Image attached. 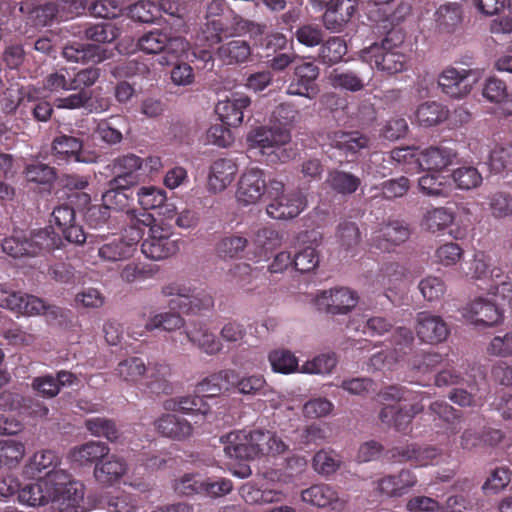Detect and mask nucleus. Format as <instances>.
<instances>
[{"mask_svg":"<svg viewBox=\"0 0 512 512\" xmlns=\"http://www.w3.org/2000/svg\"><path fill=\"white\" fill-rule=\"evenodd\" d=\"M24 174L28 182L42 185H51L56 179L55 169L40 162L27 165Z\"/></svg>","mask_w":512,"mask_h":512,"instance_id":"680f3d73","label":"nucleus"},{"mask_svg":"<svg viewBox=\"0 0 512 512\" xmlns=\"http://www.w3.org/2000/svg\"><path fill=\"white\" fill-rule=\"evenodd\" d=\"M157 431L164 437L174 440H185L192 435L191 424L183 417L165 414L155 421Z\"/></svg>","mask_w":512,"mask_h":512,"instance_id":"cd10ccee","label":"nucleus"},{"mask_svg":"<svg viewBox=\"0 0 512 512\" xmlns=\"http://www.w3.org/2000/svg\"><path fill=\"white\" fill-rule=\"evenodd\" d=\"M358 303V295L349 288H335L319 292L315 297L318 310L332 314H345Z\"/></svg>","mask_w":512,"mask_h":512,"instance_id":"4468645a","label":"nucleus"},{"mask_svg":"<svg viewBox=\"0 0 512 512\" xmlns=\"http://www.w3.org/2000/svg\"><path fill=\"white\" fill-rule=\"evenodd\" d=\"M268 183L260 168L247 169L240 177L236 192L237 201L245 206L258 203L267 195Z\"/></svg>","mask_w":512,"mask_h":512,"instance_id":"ddd939ff","label":"nucleus"},{"mask_svg":"<svg viewBox=\"0 0 512 512\" xmlns=\"http://www.w3.org/2000/svg\"><path fill=\"white\" fill-rule=\"evenodd\" d=\"M472 277L483 282L482 288L490 295L512 302V278L501 268L492 264V259L483 252L474 255L470 267Z\"/></svg>","mask_w":512,"mask_h":512,"instance_id":"20e7f679","label":"nucleus"},{"mask_svg":"<svg viewBox=\"0 0 512 512\" xmlns=\"http://www.w3.org/2000/svg\"><path fill=\"white\" fill-rule=\"evenodd\" d=\"M28 240L30 244L29 251L32 257L37 256L42 250H50L57 247L59 242V238L50 227L35 232Z\"/></svg>","mask_w":512,"mask_h":512,"instance_id":"bf43d9fd","label":"nucleus"},{"mask_svg":"<svg viewBox=\"0 0 512 512\" xmlns=\"http://www.w3.org/2000/svg\"><path fill=\"white\" fill-rule=\"evenodd\" d=\"M319 73V68L313 63L306 62L297 65L294 69V78L290 81L286 94L314 99L319 92L315 83Z\"/></svg>","mask_w":512,"mask_h":512,"instance_id":"2eb2a0df","label":"nucleus"},{"mask_svg":"<svg viewBox=\"0 0 512 512\" xmlns=\"http://www.w3.org/2000/svg\"><path fill=\"white\" fill-rule=\"evenodd\" d=\"M452 178L457 187L461 190L477 188L483 180L479 171L472 166L457 168L453 171Z\"/></svg>","mask_w":512,"mask_h":512,"instance_id":"0e129e2a","label":"nucleus"},{"mask_svg":"<svg viewBox=\"0 0 512 512\" xmlns=\"http://www.w3.org/2000/svg\"><path fill=\"white\" fill-rule=\"evenodd\" d=\"M347 53V45L340 37H330L320 47L318 60L325 65L331 66L339 63Z\"/></svg>","mask_w":512,"mask_h":512,"instance_id":"c03bdc74","label":"nucleus"},{"mask_svg":"<svg viewBox=\"0 0 512 512\" xmlns=\"http://www.w3.org/2000/svg\"><path fill=\"white\" fill-rule=\"evenodd\" d=\"M421 401H412L413 404L409 409L386 405L381 409L379 418L387 426L394 427L400 432H407L415 415L423 411L424 407L420 403Z\"/></svg>","mask_w":512,"mask_h":512,"instance_id":"aec40b11","label":"nucleus"},{"mask_svg":"<svg viewBox=\"0 0 512 512\" xmlns=\"http://www.w3.org/2000/svg\"><path fill=\"white\" fill-rule=\"evenodd\" d=\"M392 457H398L401 461H414L421 466L437 463L436 459L439 452L434 447H418L410 444L405 447H396L393 449Z\"/></svg>","mask_w":512,"mask_h":512,"instance_id":"f704fd0d","label":"nucleus"},{"mask_svg":"<svg viewBox=\"0 0 512 512\" xmlns=\"http://www.w3.org/2000/svg\"><path fill=\"white\" fill-rule=\"evenodd\" d=\"M456 152L446 146H430L420 151L419 168L440 171L453 164Z\"/></svg>","mask_w":512,"mask_h":512,"instance_id":"393cba45","label":"nucleus"},{"mask_svg":"<svg viewBox=\"0 0 512 512\" xmlns=\"http://www.w3.org/2000/svg\"><path fill=\"white\" fill-rule=\"evenodd\" d=\"M266 213L276 220H287L297 217L307 207L306 194L301 190L285 193V185L277 179L269 180Z\"/></svg>","mask_w":512,"mask_h":512,"instance_id":"7ed1b4c3","label":"nucleus"},{"mask_svg":"<svg viewBox=\"0 0 512 512\" xmlns=\"http://www.w3.org/2000/svg\"><path fill=\"white\" fill-rule=\"evenodd\" d=\"M114 178L111 184L129 188L145 179L143 159L134 154L117 157L112 162Z\"/></svg>","mask_w":512,"mask_h":512,"instance_id":"f8f14e48","label":"nucleus"},{"mask_svg":"<svg viewBox=\"0 0 512 512\" xmlns=\"http://www.w3.org/2000/svg\"><path fill=\"white\" fill-rule=\"evenodd\" d=\"M110 448L107 444L101 441H89L80 446L74 447L69 457L72 462L79 465H88L92 463H99L100 460L108 456Z\"/></svg>","mask_w":512,"mask_h":512,"instance_id":"2f4dec72","label":"nucleus"},{"mask_svg":"<svg viewBox=\"0 0 512 512\" xmlns=\"http://www.w3.org/2000/svg\"><path fill=\"white\" fill-rule=\"evenodd\" d=\"M187 339L208 355H216L223 349L221 340L203 324H195L193 328L184 331Z\"/></svg>","mask_w":512,"mask_h":512,"instance_id":"7c9ffc66","label":"nucleus"},{"mask_svg":"<svg viewBox=\"0 0 512 512\" xmlns=\"http://www.w3.org/2000/svg\"><path fill=\"white\" fill-rule=\"evenodd\" d=\"M417 483L416 476L409 470H401L397 475H388L377 482L378 491L387 497H401Z\"/></svg>","mask_w":512,"mask_h":512,"instance_id":"b1692460","label":"nucleus"},{"mask_svg":"<svg viewBox=\"0 0 512 512\" xmlns=\"http://www.w3.org/2000/svg\"><path fill=\"white\" fill-rule=\"evenodd\" d=\"M424 397V392H414L404 386L399 385L387 386L378 393V399L381 403L417 401L423 400Z\"/></svg>","mask_w":512,"mask_h":512,"instance_id":"603ef678","label":"nucleus"},{"mask_svg":"<svg viewBox=\"0 0 512 512\" xmlns=\"http://www.w3.org/2000/svg\"><path fill=\"white\" fill-rule=\"evenodd\" d=\"M134 250V244L122 237L113 238L101 245L98 255L103 261L116 262L129 258Z\"/></svg>","mask_w":512,"mask_h":512,"instance_id":"4c0bfd02","label":"nucleus"},{"mask_svg":"<svg viewBox=\"0 0 512 512\" xmlns=\"http://www.w3.org/2000/svg\"><path fill=\"white\" fill-rule=\"evenodd\" d=\"M303 502L319 508L330 507L341 511L345 508L347 500L340 497L338 492L326 484L313 485L301 492Z\"/></svg>","mask_w":512,"mask_h":512,"instance_id":"6ab92c4d","label":"nucleus"},{"mask_svg":"<svg viewBox=\"0 0 512 512\" xmlns=\"http://www.w3.org/2000/svg\"><path fill=\"white\" fill-rule=\"evenodd\" d=\"M146 368L147 366L142 358L128 357L118 363L116 367V374L123 381L140 383L142 386V381L147 370Z\"/></svg>","mask_w":512,"mask_h":512,"instance_id":"37998d69","label":"nucleus"},{"mask_svg":"<svg viewBox=\"0 0 512 512\" xmlns=\"http://www.w3.org/2000/svg\"><path fill=\"white\" fill-rule=\"evenodd\" d=\"M56 495L52 499L57 504L59 512H85L84 484L71 479L65 470L56 471Z\"/></svg>","mask_w":512,"mask_h":512,"instance_id":"6e6552de","label":"nucleus"},{"mask_svg":"<svg viewBox=\"0 0 512 512\" xmlns=\"http://www.w3.org/2000/svg\"><path fill=\"white\" fill-rule=\"evenodd\" d=\"M220 441L224 452L231 459L248 460L264 455H280L288 450V445L270 431H234L223 435Z\"/></svg>","mask_w":512,"mask_h":512,"instance_id":"f257e3e1","label":"nucleus"},{"mask_svg":"<svg viewBox=\"0 0 512 512\" xmlns=\"http://www.w3.org/2000/svg\"><path fill=\"white\" fill-rule=\"evenodd\" d=\"M85 427L95 437H104L111 443L122 442V433L110 419L103 417L89 418L85 421Z\"/></svg>","mask_w":512,"mask_h":512,"instance_id":"a19ab883","label":"nucleus"},{"mask_svg":"<svg viewBox=\"0 0 512 512\" xmlns=\"http://www.w3.org/2000/svg\"><path fill=\"white\" fill-rule=\"evenodd\" d=\"M464 316L475 324L492 326L502 321L503 312L497 303L478 298L465 308Z\"/></svg>","mask_w":512,"mask_h":512,"instance_id":"412c9836","label":"nucleus"},{"mask_svg":"<svg viewBox=\"0 0 512 512\" xmlns=\"http://www.w3.org/2000/svg\"><path fill=\"white\" fill-rule=\"evenodd\" d=\"M479 78V73L470 69L447 67L438 77V85L447 96L460 99L467 96Z\"/></svg>","mask_w":512,"mask_h":512,"instance_id":"9d476101","label":"nucleus"},{"mask_svg":"<svg viewBox=\"0 0 512 512\" xmlns=\"http://www.w3.org/2000/svg\"><path fill=\"white\" fill-rule=\"evenodd\" d=\"M237 380L236 373L233 370H223L205 378L197 386V390L204 394L206 399H212L222 391L229 389Z\"/></svg>","mask_w":512,"mask_h":512,"instance_id":"72a5a7b5","label":"nucleus"},{"mask_svg":"<svg viewBox=\"0 0 512 512\" xmlns=\"http://www.w3.org/2000/svg\"><path fill=\"white\" fill-rule=\"evenodd\" d=\"M168 44V33L160 29H154L143 34L137 42L138 48L147 54L164 52Z\"/></svg>","mask_w":512,"mask_h":512,"instance_id":"864d4df0","label":"nucleus"},{"mask_svg":"<svg viewBox=\"0 0 512 512\" xmlns=\"http://www.w3.org/2000/svg\"><path fill=\"white\" fill-rule=\"evenodd\" d=\"M338 359L335 353L327 352L315 356L313 359L306 361L299 369L302 373L307 374H330L336 367Z\"/></svg>","mask_w":512,"mask_h":512,"instance_id":"8fccbe9b","label":"nucleus"},{"mask_svg":"<svg viewBox=\"0 0 512 512\" xmlns=\"http://www.w3.org/2000/svg\"><path fill=\"white\" fill-rule=\"evenodd\" d=\"M185 320L180 314L166 311L151 314L145 323L144 329L146 331H153L161 329L166 332H173L183 328Z\"/></svg>","mask_w":512,"mask_h":512,"instance_id":"79ce46f5","label":"nucleus"},{"mask_svg":"<svg viewBox=\"0 0 512 512\" xmlns=\"http://www.w3.org/2000/svg\"><path fill=\"white\" fill-rule=\"evenodd\" d=\"M125 222L127 227L124 229L125 237L134 245L143 237L144 229L155 224V218L146 211H137L129 209L125 212Z\"/></svg>","mask_w":512,"mask_h":512,"instance_id":"473e14b6","label":"nucleus"},{"mask_svg":"<svg viewBox=\"0 0 512 512\" xmlns=\"http://www.w3.org/2000/svg\"><path fill=\"white\" fill-rule=\"evenodd\" d=\"M2 250L13 258L32 257L28 238L22 233H16L2 241Z\"/></svg>","mask_w":512,"mask_h":512,"instance_id":"69168bd1","label":"nucleus"},{"mask_svg":"<svg viewBox=\"0 0 512 512\" xmlns=\"http://www.w3.org/2000/svg\"><path fill=\"white\" fill-rule=\"evenodd\" d=\"M330 80L333 87L351 92L360 91L366 85L365 79L353 71H334Z\"/></svg>","mask_w":512,"mask_h":512,"instance_id":"052dcab7","label":"nucleus"},{"mask_svg":"<svg viewBox=\"0 0 512 512\" xmlns=\"http://www.w3.org/2000/svg\"><path fill=\"white\" fill-rule=\"evenodd\" d=\"M491 215L495 218L512 216V195L504 191H496L488 197Z\"/></svg>","mask_w":512,"mask_h":512,"instance_id":"e2e57ef3","label":"nucleus"},{"mask_svg":"<svg viewBox=\"0 0 512 512\" xmlns=\"http://www.w3.org/2000/svg\"><path fill=\"white\" fill-rule=\"evenodd\" d=\"M128 471L126 460L115 454L106 456L96 463L93 475L96 481L104 486H112L118 482Z\"/></svg>","mask_w":512,"mask_h":512,"instance_id":"4be33fe9","label":"nucleus"},{"mask_svg":"<svg viewBox=\"0 0 512 512\" xmlns=\"http://www.w3.org/2000/svg\"><path fill=\"white\" fill-rule=\"evenodd\" d=\"M24 455V443L13 439L0 441V464L2 466L14 467L20 463Z\"/></svg>","mask_w":512,"mask_h":512,"instance_id":"5fc2aeb1","label":"nucleus"},{"mask_svg":"<svg viewBox=\"0 0 512 512\" xmlns=\"http://www.w3.org/2000/svg\"><path fill=\"white\" fill-rule=\"evenodd\" d=\"M0 307L17 313L33 316L51 312L56 314L54 306H48L41 298L22 292H14L0 285Z\"/></svg>","mask_w":512,"mask_h":512,"instance_id":"9b49d317","label":"nucleus"},{"mask_svg":"<svg viewBox=\"0 0 512 512\" xmlns=\"http://www.w3.org/2000/svg\"><path fill=\"white\" fill-rule=\"evenodd\" d=\"M237 165L231 159H217L210 167L208 189L212 193L225 190L237 173Z\"/></svg>","mask_w":512,"mask_h":512,"instance_id":"a878e982","label":"nucleus"},{"mask_svg":"<svg viewBox=\"0 0 512 512\" xmlns=\"http://www.w3.org/2000/svg\"><path fill=\"white\" fill-rule=\"evenodd\" d=\"M164 407L167 410L181 411L184 413L197 412L202 415H206L210 409L209 404L205 401V397L198 395L167 400Z\"/></svg>","mask_w":512,"mask_h":512,"instance_id":"a18cd8bd","label":"nucleus"},{"mask_svg":"<svg viewBox=\"0 0 512 512\" xmlns=\"http://www.w3.org/2000/svg\"><path fill=\"white\" fill-rule=\"evenodd\" d=\"M251 48L248 42L240 39L231 40L218 48L217 56L226 64L243 63L249 59Z\"/></svg>","mask_w":512,"mask_h":512,"instance_id":"ea45409f","label":"nucleus"},{"mask_svg":"<svg viewBox=\"0 0 512 512\" xmlns=\"http://www.w3.org/2000/svg\"><path fill=\"white\" fill-rule=\"evenodd\" d=\"M415 330L418 338L426 343L436 344L444 341L449 330L444 320L430 312H419L416 316Z\"/></svg>","mask_w":512,"mask_h":512,"instance_id":"a211bd4d","label":"nucleus"},{"mask_svg":"<svg viewBox=\"0 0 512 512\" xmlns=\"http://www.w3.org/2000/svg\"><path fill=\"white\" fill-rule=\"evenodd\" d=\"M414 335L411 329L407 327H397L390 339L391 353L397 363L404 361L411 354L414 348Z\"/></svg>","mask_w":512,"mask_h":512,"instance_id":"e433bc0d","label":"nucleus"},{"mask_svg":"<svg viewBox=\"0 0 512 512\" xmlns=\"http://www.w3.org/2000/svg\"><path fill=\"white\" fill-rule=\"evenodd\" d=\"M161 294L165 297H172L169 306L184 313L195 314L214 306V299L207 290L191 288L176 282L163 286Z\"/></svg>","mask_w":512,"mask_h":512,"instance_id":"423d86ee","label":"nucleus"},{"mask_svg":"<svg viewBox=\"0 0 512 512\" xmlns=\"http://www.w3.org/2000/svg\"><path fill=\"white\" fill-rule=\"evenodd\" d=\"M356 10L355 0H336L333 7L323 15V23L331 32H340L350 21Z\"/></svg>","mask_w":512,"mask_h":512,"instance_id":"bb28decb","label":"nucleus"},{"mask_svg":"<svg viewBox=\"0 0 512 512\" xmlns=\"http://www.w3.org/2000/svg\"><path fill=\"white\" fill-rule=\"evenodd\" d=\"M247 239L239 235H230L222 238L217 244V253L222 258H235L247 246Z\"/></svg>","mask_w":512,"mask_h":512,"instance_id":"774afa93","label":"nucleus"},{"mask_svg":"<svg viewBox=\"0 0 512 512\" xmlns=\"http://www.w3.org/2000/svg\"><path fill=\"white\" fill-rule=\"evenodd\" d=\"M489 165L491 170L499 173L512 168V142L494 146L490 152Z\"/></svg>","mask_w":512,"mask_h":512,"instance_id":"13d9d810","label":"nucleus"},{"mask_svg":"<svg viewBox=\"0 0 512 512\" xmlns=\"http://www.w3.org/2000/svg\"><path fill=\"white\" fill-rule=\"evenodd\" d=\"M330 140L333 147L346 154H355L369 146V139L359 132L337 131L332 134Z\"/></svg>","mask_w":512,"mask_h":512,"instance_id":"58836bf2","label":"nucleus"},{"mask_svg":"<svg viewBox=\"0 0 512 512\" xmlns=\"http://www.w3.org/2000/svg\"><path fill=\"white\" fill-rule=\"evenodd\" d=\"M51 158L57 165L72 162L95 164L99 162L100 155L95 150L85 149L84 141L78 134L60 132L51 143Z\"/></svg>","mask_w":512,"mask_h":512,"instance_id":"39448f33","label":"nucleus"},{"mask_svg":"<svg viewBox=\"0 0 512 512\" xmlns=\"http://www.w3.org/2000/svg\"><path fill=\"white\" fill-rule=\"evenodd\" d=\"M63 57L74 63H98L106 58L105 50L95 44L73 42L66 45L62 51Z\"/></svg>","mask_w":512,"mask_h":512,"instance_id":"c85d7f7f","label":"nucleus"},{"mask_svg":"<svg viewBox=\"0 0 512 512\" xmlns=\"http://www.w3.org/2000/svg\"><path fill=\"white\" fill-rule=\"evenodd\" d=\"M251 104L246 95H232L220 100L215 108L217 115L225 125L237 127L243 122L244 110Z\"/></svg>","mask_w":512,"mask_h":512,"instance_id":"5701e85b","label":"nucleus"},{"mask_svg":"<svg viewBox=\"0 0 512 512\" xmlns=\"http://www.w3.org/2000/svg\"><path fill=\"white\" fill-rule=\"evenodd\" d=\"M410 237L407 225L400 221H391L380 224L371 234V246L390 252L396 246L404 243Z\"/></svg>","mask_w":512,"mask_h":512,"instance_id":"dca6fc26","label":"nucleus"},{"mask_svg":"<svg viewBox=\"0 0 512 512\" xmlns=\"http://www.w3.org/2000/svg\"><path fill=\"white\" fill-rule=\"evenodd\" d=\"M361 59L372 68L395 74L404 70L407 58L401 53L396 44H392V34L389 33L381 43H373L361 50Z\"/></svg>","mask_w":512,"mask_h":512,"instance_id":"0eeeda50","label":"nucleus"},{"mask_svg":"<svg viewBox=\"0 0 512 512\" xmlns=\"http://www.w3.org/2000/svg\"><path fill=\"white\" fill-rule=\"evenodd\" d=\"M447 115L448 111L444 106L438 102L430 101L418 107L415 118L421 126L431 127L446 120Z\"/></svg>","mask_w":512,"mask_h":512,"instance_id":"49530a36","label":"nucleus"},{"mask_svg":"<svg viewBox=\"0 0 512 512\" xmlns=\"http://www.w3.org/2000/svg\"><path fill=\"white\" fill-rule=\"evenodd\" d=\"M246 140L249 148L258 149L270 163L286 162L293 156L287 148L291 142L290 131L281 125L259 126L248 133Z\"/></svg>","mask_w":512,"mask_h":512,"instance_id":"f03ea898","label":"nucleus"},{"mask_svg":"<svg viewBox=\"0 0 512 512\" xmlns=\"http://www.w3.org/2000/svg\"><path fill=\"white\" fill-rule=\"evenodd\" d=\"M268 359L275 372L289 374L298 369V360L289 350H274L269 353Z\"/></svg>","mask_w":512,"mask_h":512,"instance_id":"4d7b16f0","label":"nucleus"},{"mask_svg":"<svg viewBox=\"0 0 512 512\" xmlns=\"http://www.w3.org/2000/svg\"><path fill=\"white\" fill-rule=\"evenodd\" d=\"M55 474L56 472L49 473L43 478H40L37 482L29 483L21 487L18 494L19 502L36 507L52 501L57 491V488H55Z\"/></svg>","mask_w":512,"mask_h":512,"instance_id":"f3484780","label":"nucleus"},{"mask_svg":"<svg viewBox=\"0 0 512 512\" xmlns=\"http://www.w3.org/2000/svg\"><path fill=\"white\" fill-rule=\"evenodd\" d=\"M418 185L427 196L447 197L451 192L447 177L440 174H426L419 179Z\"/></svg>","mask_w":512,"mask_h":512,"instance_id":"09e8293b","label":"nucleus"},{"mask_svg":"<svg viewBox=\"0 0 512 512\" xmlns=\"http://www.w3.org/2000/svg\"><path fill=\"white\" fill-rule=\"evenodd\" d=\"M139 205L144 211L161 207L167 200L166 191L155 186H142L137 191Z\"/></svg>","mask_w":512,"mask_h":512,"instance_id":"6e6d98bb","label":"nucleus"},{"mask_svg":"<svg viewBox=\"0 0 512 512\" xmlns=\"http://www.w3.org/2000/svg\"><path fill=\"white\" fill-rule=\"evenodd\" d=\"M146 369L142 386L152 394H168L171 391L168 381L169 366L164 363H151Z\"/></svg>","mask_w":512,"mask_h":512,"instance_id":"c756f323","label":"nucleus"},{"mask_svg":"<svg viewBox=\"0 0 512 512\" xmlns=\"http://www.w3.org/2000/svg\"><path fill=\"white\" fill-rule=\"evenodd\" d=\"M86 9V0H57L45 4L43 11L47 17L62 21L79 15Z\"/></svg>","mask_w":512,"mask_h":512,"instance_id":"c9c22d12","label":"nucleus"},{"mask_svg":"<svg viewBox=\"0 0 512 512\" xmlns=\"http://www.w3.org/2000/svg\"><path fill=\"white\" fill-rule=\"evenodd\" d=\"M252 241L260 252H268L281 245L282 237L277 230L263 227L255 232Z\"/></svg>","mask_w":512,"mask_h":512,"instance_id":"338daca9","label":"nucleus"},{"mask_svg":"<svg viewBox=\"0 0 512 512\" xmlns=\"http://www.w3.org/2000/svg\"><path fill=\"white\" fill-rule=\"evenodd\" d=\"M326 183L335 192L347 195L354 193L358 189L360 179L351 173L333 170L328 173Z\"/></svg>","mask_w":512,"mask_h":512,"instance_id":"de8ad7c7","label":"nucleus"},{"mask_svg":"<svg viewBox=\"0 0 512 512\" xmlns=\"http://www.w3.org/2000/svg\"><path fill=\"white\" fill-rule=\"evenodd\" d=\"M142 253L149 259L162 260L179 251L177 239L172 238L170 228L161 225L151 226L147 238L141 245Z\"/></svg>","mask_w":512,"mask_h":512,"instance_id":"1a4fd4ad","label":"nucleus"},{"mask_svg":"<svg viewBox=\"0 0 512 512\" xmlns=\"http://www.w3.org/2000/svg\"><path fill=\"white\" fill-rule=\"evenodd\" d=\"M60 463L59 456L52 450H41L36 452L30 459L28 468L34 473H45V476L49 473L60 471L56 469Z\"/></svg>","mask_w":512,"mask_h":512,"instance_id":"3c124183","label":"nucleus"}]
</instances>
